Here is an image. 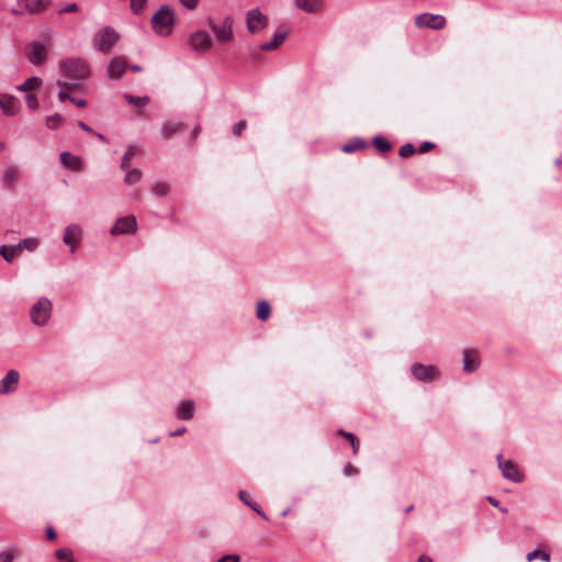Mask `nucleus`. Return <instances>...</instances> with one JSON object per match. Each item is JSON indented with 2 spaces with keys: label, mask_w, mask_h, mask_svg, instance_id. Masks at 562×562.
<instances>
[{
  "label": "nucleus",
  "mask_w": 562,
  "mask_h": 562,
  "mask_svg": "<svg viewBox=\"0 0 562 562\" xmlns=\"http://www.w3.org/2000/svg\"><path fill=\"white\" fill-rule=\"evenodd\" d=\"M59 71L64 77L82 81L90 76V64L82 57H68L58 64Z\"/></svg>",
  "instance_id": "f257e3e1"
},
{
  "label": "nucleus",
  "mask_w": 562,
  "mask_h": 562,
  "mask_svg": "<svg viewBox=\"0 0 562 562\" xmlns=\"http://www.w3.org/2000/svg\"><path fill=\"white\" fill-rule=\"evenodd\" d=\"M154 32L159 36H168L176 24L175 10L169 4H162L150 20Z\"/></svg>",
  "instance_id": "f03ea898"
},
{
  "label": "nucleus",
  "mask_w": 562,
  "mask_h": 562,
  "mask_svg": "<svg viewBox=\"0 0 562 562\" xmlns=\"http://www.w3.org/2000/svg\"><path fill=\"white\" fill-rule=\"evenodd\" d=\"M119 38L120 35L113 27L104 26L95 33L93 45L100 53L108 55L116 45Z\"/></svg>",
  "instance_id": "7ed1b4c3"
},
{
  "label": "nucleus",
  "mask_w": 562,
  "mask_h": 562,
  "mask_svg": "<svg viewBox=\"0 0 562 562\" xmlns=\"http://www.w3.org/2000/svg\"><path fill=\"white\" fill-rule=\"evenodd\" d=\"M52 302L47 297H41L30 311L31 321L36 326L45 325L52 316Z\"/></svg>",
  "instance_id": "20e7f679"
},
{
  "label": "nucleus",
  "mask_w": 562,
  "mask_h": 562,
  "mask_svg": "<svg viewBox=\"0 0 562 562\" xmlns=\"http://www.w3.org/2000/svg\"><path fill=\"white\" fill-rule=\"evenodd\" d=\"M189 46L196 53H206L213 47V41L205 31L193 32L188 40Z\"/></svg>",
  "instance_id": "39448f33"
},
{
  "label": "nucleus",
  "mask_w": 562,
  "mask_h": 562,
  "mask_svg": "<svg viewBox=\"0 0 562 562\" xmlns=\"http://www.w3.org/2000/svg\"><path fill=\"white\" fill-rule=\"evenodd\" d=\"M207 25L220 43H228L233 40V23L229 19H226L222 24L209 20Z\"/></svg>",
  "instance_id": "423d86ee"
},
{
  "label": "nucleus",
  "mask_w": 562,
  "mask_h": 562,
  "mask_svg": "<svg viewBox=\"0 0 562 562\" xmlns=\"http://www.w3.org/2000/svg\"><path fill=\"white\" fill-rule=\"evenodd\" d=\"M415 24L419 29L441 30L446 25V18L440 14L423 13L415 18Z\"/></svg>",
  "instance_id": "0eeeda50"
},
{
  "label": "nucleus",
  "mask_w": 562,
  "mask_h": 562,
  "mask_svg": "<svg viewBox=\"0 0 562 562\" xmlns=\"http://www.w3.org/2000/svg\"><path fill=\"white\" fill-rule=\"evenodd\" d=\"M246 22H247V30L251 34H256V33H259L260 31H262L267 26L268 19L266 15H263L261 13V11L259 9H252V10L248 11V13L246 15Z\"/></svg>",
  "instance_id": "6e6552de"
},
{
  "label": "nucleus",
  "mask_w": 562,
  "mask_h": 562,
  "mask_svg": "<svg viewBox=\"0 0 562 562\" xmlns=\"http://www.w3.org/2000/svg\"><path fill=\"white\" fill-rule=\"evenodd\" d=\"M25 55L30 63L35 66L42 65L47 58L45 46L40 42L30 43L25 48Z\"/></svg>",
  "instance_id": "1a4fd4ad"
},
{
  "label": "nucleus",
  "mask_w": 562,
  "mask_h": 562,
  "mask_svg": "<svg viewBox=\"0 0 562 562\" xmlns=\"http://www.w3.org/2000/svg\"><path fill=\"white\" fill-rule=\"evenodd\" d=\"M498 468L502 471V474L505 479L514 481V482H520L522 480V475L519 472L516 464H514L510 460H503L502 454H498L496 457Z\"/></svg>",
  "instance_id": "9d476101"
},
{
  "label": "nucleus",
  "mask_w": 562,
  "mask_h": 562,
  "mask_svg": "<svg viewBox=\"0 0 562 562\" xmlns=\"http://www.w3.org/2000/svg\"><path fill=\"white\" fill-rule=\"evenodd\" d=\"M137 222L134 215H127L119 218L111 228L112 235L131 234L136 232Z\"/></svg>",
  "instance_id": "9b49d317"
},
{
  "label": "nucleus",
  "mask_w": 562,
  "mask_h": 562,
  "mask_svg": "<svg viewBox=\"0 0 562 562\" xmlns=\"http://www.w3.org/2000/svg\"><path fill=\"white\" fill-rule=\"evenodd\" d=\"M412 374L418 381L430 382L438 376V371L434 366L414 363L411 368Z\"/></svg>",
  "instance_id": "f8f14e48"
},
{
  "label": "nucleus",
  "mask_w": 562,
  "mask_h": 562,
  "mask_svg": "<svg viewBox=\"0 0 562 562\" xmlns=\"http://www.w3.org/2000/svg\"><path fill=\"white\" fill-rule=\"evenodd\" d=\"M127 68V59L124 56L113 57L108 66V76L110 79H120Z\"/></svg>",
  "instance_id": "ddd939ff"
},
{
  "label": "nucleus",
  "mask_w": 562,
  "mask_h": 562,
  "mask_svg": "<svg viewBox=\"0 0 562 562\" xmlns=\"http://www.w3.org/2000/svg\"><path fill=\"white\" fill-rule=\"evenodd\" d=\"M20 374L16 370H9L0 380V394H10L16 390Z\"/></svg>",
  "instance_id": "4468645a"
},
{
  "label": "nucleus",
  "mask_w": 562,
  "mask_h": 562,
  "mask_svg": "<svg viewBox=\"0 0 562 562\" xmlns=\"http://www.w3.org/2000/svg\"><path fill=\"white\" fill-rule=\"evenodd\" d=\"M82 229L78 225H69L66 227L63 241L70 246V251H75V245L81 240Z\"/></svg>",
  "instance_id": "2eb2a0df"
},
{
  "label": "nucleus",
  "mask_w": 562,
  "mask_h": 562,
  "mask_svg": "<svg viewBox=\"0 0 562 562\" xmlns=\"http://www.w3.org/2000/svg\"><path fill=\"white\" fill-rule=\"evenodd\" d=\"M18 2L30 14L42 13L48 8L50 3L49 0H18Z\"/></svg>",
  "instance_id": "dca6fc26"
},
{
  "label": "nucleus",
  "mask_w": 562,
  "mask_h": 562,
  "mask_svg": "<svg viewBox=\"0 0 562 562\" xmlns=\"http://www.w3.org/2000/svg\"><path fill=\"white\" fill-rule=\"evenodd\" d=\"M0 108L9 116L19 112V101L10 94H0Z\"/></svg>",
  "instance_id": "f3484780"
},
{
  "label": "nucleus",
  "mask_w": 562,
  "mask_h": 562,
  "mask_svg": "<svg viewBox=\"0 0 562 562\" xmlns=\"http://www.w3.org/2000/svg\"><path fill=\"white\" fill-rule=\"evenodd\" d=\"M477 355L472 349H465L463 351V370L471 373L477 369Z\"/></svg>",
  "instance_id": "a211bd4d"
},
{
  "label": "nucleus",
  "mask_w": 562,
  "mask_h": 562,
  "mask_svg": "<svg viewBox=\"0 0 562 562\" xmlns=\"http://www.w3.org/2000/svg\"><path fill=\"white\" fill-rule=\"evenodd\" d=\"M288 31L278 32L273 35L272 40L268 43H263L259 46L261 50H273L277 49L286 38Z\"/></svg>",
  "instance_id": "6ab92c4d"
},
{
  "label": "nucleus",
  "mask_w": 562,
  "mask_h": 562,
  "mask_svg": "<svg viewBox=\"0 0 562 562\" xmlns=\"http://www.w3.org/2000/svg\"><path fill=\"white\" fill-rule=\"evenodd\" d=\"M60 162L68 168L79 170L81 168V159L78 156L70 154L69 151H63L60 154Z\"/></svg>",
  "instance_id": "aec40b11"
},
{
  "label": "nucleus",
  "mask_w": 562,
  "mask_h": 562,
  "mask_svg": "<svg viewBox=\"0 0 562 562\" xmlns=\"http://www.w3.org/2000/svg\"><path fill=\"white\" fill-rule=\"evenodd\" d=\"M238 497L239 499L245 504L247 505L248 507H250L254 512H256L262 519L265 520H268V516L266 515L265 512L261 510V508L259 507V505L257 503H254L251 499H250V496L247 492L245 491H240L238 493Z\"/></svg>",
  "instance_id": "412c9836"
},
{
  "label": "nucleus",
  "mask_w": 562,
  "mask_h": 562,
  "mask_svg": "<svg viewBox=\"0 0 562 562\" xmlns=\"http://www.w3.org/2000/svg\"><path fill=\"white\" fill-rule=\"evenodd\" d=\"M295 5L305 12L314 13L321 9V0H295Z\"/></svg>",
  "instance_id": "4be33fe9"
},
{
  "label": "nucleus",
  "mask_w": 562,
  "mask_h": 562,
  "mask_svg": "<svg viewBox=\"0 0 562 562\" xmlns=\"http://www.w3.org/2000/svg\"><path fill=\"white\" fill-rule=\"evenodd\" d=\"M126 172L124 177V183L127 186H133L135 183H138L142 180L143 172L138 168L124 170Z\"/></svg>",
  "instance_id": "5701e85b"
},
{
  "label": "nucleus",
  "mask_w": 562,
  "mask_h": 562,
  "mask_svg": "<svg viewBox=\"0 0 562 562\" xmlns=\"http://www.w3.org/2000/svg\"><path fill=\"white\" fill-rule=\"evenodd\" d=\"M337 435L350 443L353 454L358 453L360 443L359 439L353 434L339 429L337 430Z\"/></svg>",
  "instance_id": "b1692460"
},
{
  "label": "nucleus",
  "mask_w": 562,
  "mask_h": 562,
  "mask_svg": "<svg viewBox=\"0 0 562 562\" xmlns=\"http://www.w3.org/2000/svg\"><path fill=\"white\" fill-rule=\"evenodd\" d=\"M194 414V403L192 401H184L180 404L179 415L182 419H191Z\"/></svg>",
  "instance_id": "393cba45"
},
{
  "label": "nucleus",
  "mask_w": 562,
  "mask_h": 562,
  "mask_svg": "<svg viewBox=\"0 0 562 562\" xmlns=\"http://www.w3.org/2000/svg\"><path fill=\"white\" fill-rule=\"evenodd\" d=\"M367 147H368V144L363 139L355 138L353 140H351L342 146V151L349 154V153H353L356 150H360V149H363Z\"/></svg>",
  "instance_id": "a878e982"
},
{
  "label": "nucleus",
  "mask_w": 562,
  "mask_h": 562,
  "mask_svg": "<svg viewBox=\"0 0 562 562\" xmlns=\"http://www.w3.org/2000/svg\"><path fill=\"white\" fill-rule=\"evenodd\" d=\"M20 252V246L9 248L5 245L0 246V256L7 261L12 262L14 256Z\"/></svg>",
  "instance_id": "bb28decb"
},
{
  "label": "nucleus",
  "mask_w": 562,
  "mask_h": 562,
  "mask_svg": "<svg viewBox=\"0 0 562 562\" xmlns=\"http://www.w3.org/2000/svg\"><path fill=\"white\" fill-rule=\"evenodd\" d=\"M42 85V79L38 77H30L27 78L20 87L21 91H32L40 88Z\"/></svg>",
  "instance_id": "cd10ccee"
},
{
  "label": "nucleus",
  "mask_w": 562,
  "mask_h": 562,
  "mask_svg": "<svg viewBox=\"0 0 562 562\" xmlns=\"http://www.w3.org/2000/svg\"><path fill=\"white\" fill-rule=\"evenodd\" d=\"M2 179H3V183L8 188L12 189L14 187V183H15L16 179H18L16 170L14 168H12V167L7 168L4 170V172H3V178Z\"/></svg>",
  "instance_id": "c85d7f7f"
},
{
  "label": "nucleus",
  "mask_w": 562,
  "mask_h": 562,
  "mask_svg": "<svg viewBox=\"0 0 562 562\" xmlns=\"http://www.w3.org/2000/svg\"><path fill=\"white\" fill-rule=\"evenodd\" d=\"M182 123H166L161 128L164 137L169 138L182 128Z\"/></svg>",
  "instance_id": "c756f323"
},
{
  "label": "nucleus",
  "mask_w": 562,
  "mask_h": 562,
  "mask_svg": "<svg viewBox=\"0 0 562 562\" xmlns=\"http://www.w3.org/2000/svg\"><path fill=\"white\" fill-rule=\"evenodd\" d=\"M271 308L267 301H260L257 304V317L260 321H267L270 316Z\"/></svg>",
  "instance_id": "7c9ffc66"
},
{
  "label": "nucleus",
  "mask_w": 562,
  "mask_h": 562,
  "mask_svg": "<svg viewBox=\"0 0 562 562\" xmlns=\"http://www.w3.org/2000/svg\"><path fill=\"white\" fill-rule=\"evenodd\" d=\"M124 99L130 103L134 104L137 108H144L148 104L149 98L148 97H135L130 93L124 94Z\"/></svg>",
  "instance_id": "2f4dec72"
},
{
  "label": "nucleus",
  "mask_w": 562,
  "mask_h": 562,
  "mask_svg": "<svg viewBox=\"0 0 562 562\" xmlns=\"http://www.w3.org/2000/svg\"><path fill=\"white\" fill-rule=\"evenodd\" d=\"M373 144L380 153H387L391 149V144L382 136H375Z\"/></svg>",
  "instance_id": "473e14b6"
},
{
  "label": "nucleus",
  "mask_w": 562,
  "mask_h": 562,
  "mask_svg": "<svg viewBox=\"0 0 562 562\" xmlns=\"http://www.w3.org/2000/svg\"><path fill=\"white\" fill-rule=\"evenodd\" d=\"M169 191L170 188L166 182H156L151 187V192L157 196H165Z\"/></svg>",
  "instance_id": "72a5a7b5"
},
{
  "label": "nucleus",
  "mask_w": 562,
  "mask_h": 562,
  "mask_svg": "<svg viewBox=\"0 0 562 562\" xmlns=\"http://www.w3.org/2000/svg\"><path fill=\"white\" fill-rule=\"evenodd\" d=\"M55 558L60 562H72V550L68 548L58 549Z\"/></svg>",
  "instance_id": "f704fd0d"
},
{
  "label": "nucleus",
  "mask_w": 562,
  "mask_h": 562,
  "mask_svg": "<svg viewBox=\"0 0 562 562\" xmlns=\"http://www.w3.org/2000/svg\"><path fill=\"white\" fill-rule=\"evenodd\" d=\"M135 154H136V147L130 146L127 148L126 153L122 157V161H121L122 170H127V168L130 167L128 162L135 156Z\"/></svg>",
  "instance_id": "c9c22d12"
},
{
  "label": "nucleus",
  "mask_w": 562,
  "mask_h": 562,
  "mask_svg": "<svg viewBox=\"0 0 562 562\" xmlns=\"http://www.w3.org/2000/svg\"><path fill=\"white\" fill-rule=\"evenodd\" d=\"M63 122L64 117L60 114L56 113L46 119V126L50 130H56L61 125Z\"/></svg>",
  "instance_id": "e433bc0d"
},
{
  "label": "nucleus",
  "mask_w": 562,
  "mask_h": 562,
  "mask_svg": "<svg viewBox=\"0 0 562 562\" xmlns=\"http://www.w3.org/2000/svg\"><path fill=\"white\" fill-rule=\"evenodd\" d=\"M536 558H540L544 562L550 561V554L539 549H536L527 554V561L529 562H531Z\"/></svg>",
  "instance_id": "4c0bfd02"
},
{
  "label": "nucleus",
  "mask_w": 562,
  "mask_h": 562,
  "mask_svg": "<svg viewBox=\"0 0 562 562\" xmlns=\"http://www.w3.org/2000/svg\"><path fill=\"white\" fill-rule=\"evenodd\" d=\"M16 246H20V250L24 248L32 251L37 247V241L34 238H24Z\"/></svg>",
  "instance_id": "58836bf2"
},
{
  "label": "nucleus",
  "mask_w": 562,
  "mask_h": 562,
  "mask_svg": "<svg viewBox=\"0 0 562 562\" xmlns=\"http://www.w3.org/2000/svg\"><path fill=\"white\" fill-rule=\"evenodd\" d=\"M415 153V147L411 143H406L400 147L398 155L402 158H408Z\"/></svg>",
  "instance_id": "ea45409f"
},
{
  "label": "nucleus",
  "mask_w": 562,
  "mask_h": 562,
  "mask_svg": "<svg viewBox=\"0 0 562 562\" xmlns=\"http://www.w3.org/2000/svg\"><path fill=\"white\" fill-rule=\"evenodd\" d=\"M81 81L74 80L70 82L64 80H57V86L60 88H65L67 91L71 92L80 86Z\"/></svg>",
  "instance_id": "a19ab883"
},
{
  "label": "nucleus",
  "mask_w": 562,
  "mask_h": 562,
  "mask_svg": "<svg viewBox=\"0 0 562 562\" xmlns=\"http://www.w3.org/2000/svg\"><path fill=\"white\" fill-rule=\"evenodd\" d=\"M147 0H131L130 7L133 13L138 14L145 7Z\"/></svg>",
  "instance_id": "79ce46f5"
},
{
  "label": "nucleus",
  "mask_w": 562,
  "mask_h": 562,
  "mask_svg": "<svg viewBox=\"0 0 562 562\" xmlns=\"http://www.w3.org/2000/svg\"><path fill=\"white\" fill-rule=\"evenodd\" d=\"M25 102L27 104V106L31 109V110H36L40 105L38 103V100L36 98L35 94L33 93H29L26 97H25Z\"/></svg>",
  "instance_id": "37998d69"
},
{
  "label": "nucleus",
  "mask_w": 562,
  "mask_h": 562,
  "mask_svg": "<svg viewBox=\"0 0 562 562\" xmlns=\"http://www.w3.org/2000/svg\"><path fill=\"white\" fill-rule=\"evenodd\" d=\"M14 557L13 551H2L0 552V562H13Z\"/></svg>",
  "instance_id": "c03bdc74"
},
{
  "label": "nucleus",
  "mask_w": 562,
  "mask_h": 562,
  "mask_svg": "<svg viewBox=\"0 0 562 562\" xmlns=\"http://www.w3.org/2000/svg\"><path fill=\"white\" fill-rule=\"evenodd\" d=\"M77 11H78V5L76 3H69L65 7H63L61 9H59L58 13L64 14V13H72V12H77Z\"/></svg>",
  "instance_id": "a18cd8bd"
},
{
  "label": "nucleus",
  "mask_w": 562,
  "mask_h": 562,
  "mask_svg": "<svg viewBox=\"0 0 562 562\" xmlns=\"http://www.w3.org/2000/svg\"><path fill=\"white\" fill-rule=\"evenodd\" d=\"M246 125V121H239L237 124L233 126V134L236 136L240 135L241 132L245 130Z\"/></svg>",
  "instance_id": "49530a36"
},
{
  "label": "nucleus",
  "mask_w": 562,
  "mask_h": 562,
  "mask_svg": "<svg viewBox=\"0 0 562 562\" xmlns=\"http://www.w3.org/2000/svg\"><path fill=\"white\" fill-rule=\"evenodd\" d=\"M179 2L188 10H193L199 4V0H179Z\"/></svg>",
  "instance_id": "de8ad7c7"
},
{
  "label": "nucleus",
  "mask_w": 562,
  "mask_h": 562,
  "mask_svg": "<svg viewBox=\"0 0 562 562\" xmlns=\"http://www.w3.org/2000/svg\"><path fill=\"white\" fill-rule=\"evenodd\" d=\"M69 98H72V97L70 95V92H69V91H67L65 88H61V90H60V91H59V93H58V99H59V101L64 102V101H66V100H69Z\"/></svg>",
  "instance_id": "09e8293b"
},
{
  "label": "nucleus",
  "mask_w": 562,
  "mask_h": 562,
  "mask_svg": "<svg viewBox=\"0 0 562 562\" xmlns=\"http://www.w3.org/2000/svg\"><path fill=\"white\" fill-rule=\"evenodd\" d=\"M435 147V144L430 142H424L419 147V153L425 154L428 150L432 149Z\"/></svg>",
  "instance_id": "8fccbe9b"
},
{
  "label": "nucleus",
  "mask_w": 562,
  "mask_h": 562,
  "mask_svg": "<svg viewBox=\"0 0 562 562\" xmlns=\"http://www.w3.org/2000/svg\"><path fill=\"white\" fill-rule=\"evenodd\" d=\"M344 473L346 475H353L358 473V470L351 463H347L344 468Z\"/></svg>",
  "instance_id": "3c124183"
},
{
  "label": "nucleus",
  "mask_w": 562,
  "mask_h": 562,
  "mask_svg": "<svg viewBox=\"0 0 562 562\" xmlns=\"http://www.w3.org/2000/svg\"><path fill=\"white\" fill-rule=\"evenodd\" d=\"M69 101L76 104L78 108H85L87 105V101L85 99L78 98H69Z\"/></svg>",
  "instance_id": "603ef678"
},
{
  "label": "nucleus",
  "mask_w": 562,
  "mask_h": 562,
  "mask_svg": "<svg viewBox=\"0 0 562 562\" xmlns=\"http://www.w3.org/2000/svg\"><path fill=\"white\" fill-rule=\"evenodd\" d=\"M45 531H46V538L48 540L53 541V540L56 539L57 533H56V531L54 530L53 527H47Z\"/></svg>",
  "instance_id": "864d4df0"
},
{
  "label": "nucleus",
  "mask_w": 562,
  "mask_h": 562,
  "mask_svg": "<svg viewBox=\"0 0 562 562\" xmlns=\"http://www.w3.org/2000/svg\"><path fill=\"white\" fill-rule=\"evenodd\" d=\"M77 125H78L81 130H83V131H86V132H88V133H93V130H92L90 126H88V125H87L85 122H82V121H78V122H77Z\"/></svg>",
  "instance_id": "5fc2aeb1"
},
{
  "label": "nucleus",
  "mask_w": 562,
  "mask_h": 562,
  "mask_svg": "<svg viewBox=\"0 0 562 562\" xmlns=\"http://www.w3.org/2000/svg\"><path fill=\"white\" fill-rule=\"evenodd\" d=\"M487 502H488L492 506H494V507H498V504H499V503H498V501H497V499H495L494 497L488 496V497H487Z\"/></svg>",
  "instance_id": "6e6d98bb"
},
{
  "label": "nucleus",
  "mask_w": 562,
  "mask_h": 562,
  "mask_svg": "<svg viewBox=\"0 0 562 562\" xmlns=\"http://www.w3.org/2000/svg\"><path fill=\"white\" fill-rule=\"evenodd\" d=\"M417 562H432V560L427 555H422Z\"/></svg>",
  "instance_id": "4d7b16f0"
},
{
  "label": "nucleus",
  "mask_w": 562,
  "mask_h": 562,
  "mask_svg": "<svg viewBox=\"0 0 562 562\" xmlns=\"http://www.w3.org/2000/svg\"><path fill=\"white\" fill-rule=\"evenodd\" d=\"M184 431H186V428H179L178 430L172 432L171 436H180V435L184 434Z\"/></svg>",
  "instance_id": "13d9d810"
},
{
  "label": "nucleus",
  "mask_w": 562,
  "mask_h": 562,
  "mask_svg": "<svg viewBox=\"0 0 562 562\" xmlns=\"http://www.w3.org/2000/svg\"><path fill=\"white\" fill-rule=\"evenodd\" d=\"M131 70L134 72H139L142 71V67L139 65H133L131 66Z\"/></svg>",
  "instance_id": "bf43d9fd"
},
{
  "label": "nucleus",
  "mask_w": 562,
  "mask_h": 562,
  "mask_svg": "<svg viewBox=\"0 0 562 562\" xmlns=\"http://www.w3.org/2000/svg\"><path fill=\"white\" fill-rule=\"evenodd\" d=\"M10 12H11L13 15H22V14H23V12H22L21 10H18V9H12Z\"/></svg>",
  "instance_id": "052dcab7"
},
{
  "label": "nucleus",
  "mask_w": 562,
  "mask_h": 562,
  "mask_svg": "<svg viewBox=\"0 0 562 562\" xmlns=\"http://www.w3.org/2000/svg\"><path fill=\"white\" fill-rule=\"evenodd\" d=\"M199 132H200V125H196L194 131H193V138L195 139L199 135Z\"/></svg>",
  "instance_id": "680f3d73"
},
{
  "label": "nucleus",
  "mask_w": 562,
  "mask_h": 562,
  "mask_svg": "<svg viewBox=\"0 0 562 562\" xmlns=\"http://www.w3.org/2000/svg\"><path fill=\"white\" fill-rule=\"evenodd\" d=\"M5 147V144L0 140V150H2Z\"/></svg>",
  "instance_id": "e2e57ef3"
},
{
  "label": "nucleus",
  "mask_w": 562,
  "mask_h": 562,
  "mask_svg": "<svg viewBox=\"0 0 562 562\" xmlns=\"http://www.w3.org/2000/svg\"><path fill=\"white\" fill-rule=\"evenodd\" d=\"M561 164H562V160L560 158L555 160L557 166H560Z\"/></svg>",
  "instance_id": "0e129e2a"
},
{
  "label": "nucleus",
  "mask_w": 562,
  "mask_h": 562,
  "mask_svg": "<svg viewBox=\"0 0 562 562\" xmlns=\"http://www.w3.org/2000/svg\"><path fill=\"white\" fill-rule=\"evenodd\" d=\"M412 509H413V506H408V507L405 509V513H409Z\"/></svg>",
  "instance_id": "69168bd1"
},
{
  "label": "nucleus",
  "mask_w": 562,
  "mask_h": 562,
  "mask_svg": "<svg viewBox=\"0 0 562 562\" xmlns=\"http://www.w3.org/2000/svg\"><path fill=\"white\" fill-rule=\"evenodd\" d=\"M499 510L504 514L508 512L507 508H499Z\"/></svg>",
  "instance_id": "338daca9"
},
{
  "label": "nucleus",
  "mask_w": 562,
  "mask_h": 562,
  "mask_svg": "<svg viewBox=\"0 0 562 562\" xmlns=\"http://www.w3.org/2000/svg\"><path fill=\"white\" fill-rule=\"evenodd\" d=\"M289 513V509L283 510L282 516H286Z\"/></svg>",
  "instance_id": "774afa93"
}]
</instances>
